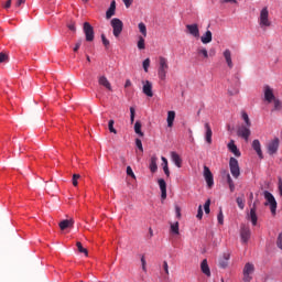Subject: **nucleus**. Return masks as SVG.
Listing matches in <instances>:
<instances>
[{
	"label": "nucleus",
	"mask_w": 282,
	"mask_h": 282,
	"mask_svg": "<svg viewBox=\"0 0 282 282\" xmlns=\"http://www.w3.org/2000/svg\"><path fill=\"white\" fill-rule=\"evenodd\" d=\"M80 45H83V42L82 41H78L76 44H75V47L73 48L74 52H78V50H80Z\"/></svg>",
	"instance_id": "nucleus-54"
},
{
	"label": "nucleus",
	"mask_w": 282,
	"mask_h": 282,
	"mask_svg": "<svg viewBox=\"0 0 282 282\" xmlns=\"http://www.w3.org/2000/svg\"><path fill=\"white\" fill-rule=\"evenodd\" d=\"M130 122L133 124L135 122V108L131 107L130 108Z\"/></svg>",
	"instance_id": "nucleus-43"
},
{
	"label": "nucleus",
	"mask_w": 282,
	"mask_h": 282,
	"mask_svg": "<svg viewBox=\"0 0 282 282\" xmlns=\"http://www.w3.org/2000/svg\"><path fill=\"white\" fill-rule=\"evenodd\" d=\"M196 217H197V219H202V217H204V209L202 208V205L198 206Z\"/></svg>",
	"instance_id": "nucleus-48"
},
{
	"label": "nucleus",
	"mask_w": 282,
	"mask_h": 282,
	"mask_svg": "<svg viewBox=\"0 0 282 282\" xmlns=\"http://www.w3.org/2000/svg\"><path fill=\"white\" fill-rule=\"evenodd\" d=\"M8 55L6 53H0V63H6Z\"/></svg>",
	"instance_id": "nucleus-53"
},
{
	"label": "nucleus",
	"mask_w": 282,
	"mask_h": 282,
	"mask_svg": "<svg viewBox=\"0 0 282 282\" xmlns=\"http://www.w3.org/2000/svg\"><path fill=\"white\" fill-rule=\"evenodd\" d=\"M228 150L234 153V155H236V158H241V152L239 151V149L237 148V145L235 144V140H231L228 145H227Z\"/></svg>",
	"instance_id": "nucleus-19"
},
{
	"label": "nucleus",
	"mask_w": 282,
	"mask_h": 282,
	"mask_svg": "<svg viewBox=\"0 0 282 282\" xmlns=\"http://www.w3.org/2000/svg\"><path fill=\"white\" fill-rule=\"evenodd\" d=\"M250 235H252V232L250 231V227L246 225H241L240 237H241L242 243H247L248 241H250Z\"/></svg>",
	"instance_id": "nucleus-9"
},
{
	"label": "nucleus",
	"mask_w": 282,
	"mask_h": 282,
	"mask_svg": "<svg viewBox=\"0 0 282 282\" xmlns=\"http://www.w3.org/2000/svg\"><path fill=\"white\" fill-rule=\"evenodd\" d=\"M169 73V59L164 56L159 57L158 76L160 80H166V74Z\"/></svg>",
	"instance_id": "nucleus-2"
},
{
	"label": "nucleus",
	"mask_w": 282,
	"mask_h": 282,
	"mask_svg": "<svg viewBox=\"0 0 282 282\" xmlns=\"http://www.w3.org/2000/svg\"><path fill=\"white\" fill-rule=\"evenodd\" d=\"M217 219H218V224H220V226H223L224 224V212H219L218 216H217Z\"/></svg>",
	"instance_id": "nucleus-49"
},
{
	"label": "nucleus",
	"mask_w": 282,
	"mask_h": 282,
	"mask_svg": "<svg viewBox=\"0 0 282 282\" xmlns=\"http://www.w3.org/2000/svg\"><path fill=\"white\" fill-rule=\"evenodd\" d=\"M99 85H101V87H106L108 89V91H113V88L111 87V83H109V79H107L106 76H100L98 79Z\"/></svg>",
	"instance_id": "nucleus-25"
},
{
	"label": "nucleus",
	"mask_w": 282,
	"mask_h": 282,
	"mask_svg": "<svg viewBox=\"0 0 282 282\" xmlns=\"http://www.w3.org/2000/svg\"><path fill=\"white\" fill-rule=\"evenodd\" d=\"M111 28H112V34L113 36H116V39H118V36H120V34H122V28H123V24H122V21L118 18H113L111 20Z\"/></svg>",
	"instance_id": "nucleus-5"
},
{
	"label": "nucleus",
	"mask_w": 282,
	"mask_h": 282,
	"mask_svg": "<svg viewBox=\"0 0 282 282\" xmlns=\"http://www.w3.org/2000/svg\"><path fill=\"white\" fill-rule=\"evenodd\" d=\"M242 120L246 122V127H252V122H250V117H248V112H242Z\"/></svg>",
	"instance_id": "nucleus-38"
},
{
	"label": "nucleus",
	"mask_w": 282,
	"mask_h": 282,
	"mask_svg": "<svg viewBox=\"0 0 282 282\" xmlns=\"http://www.w3.org/2000/svg\"><path fill=\"white\" fill-rule=\"evenodd\" d=\"M228 261H230V253L229 252L223 253V257L219 260V267L223 269L228 268Z\"/></svg>",
	"instance_id": "nucleus-24"
},
{
	"label": "nucleus",
	"mask_w": 282,
	"mask_h": 282,
	"mask_svg": "<svg viewBox=\"0 0 282 282\" xmlns=\"http://www.w3.org/2000/svg\"><path fill=\"white\" fill-rule=\"evenodd\" d=\"M124 87H126V88H127V87H131V79H127V80H126Z\"/></svg>",
	"instance_id": "nucleus-61"
},
{
	"label": "nucleus",
	"mask_w": 282,
	"mask_h": 282,
	"mask_svg": "<svg viewBox=\"0 0 282 282\" xmlns=\"http://www.w3.org/2000/svg\"><path fill=\"white\" fill-rule=\"evenodd\" d=\"M12 6V0H7L4 9L8 10Z\"/></svg>",
	"instance_id": "nucleus-59"
},
{
	"label": "nucleus",
	"mask_w": 282,
	"mask_h": 282,
	"mask_svg": "<svg viewBox=\"0 0 282 282\" xmlns=\"http://www.w3.org/2000/svg\"><path fill=\"white\" fill-rule=\"evenodd\" d=\"M84 34H85L86 41H88V43H91V41H94V39H95L94 26H91V24L89 22L84 23Z\"/></svg>",
	"instance_id": "nucleus-8"
},
{
	"label": "nucleus",
	"mask_w": 282,
	"mask_h": 282,
	"mask_svg": "<svg viewBox=\"0 0 282 282\" xmlns=\"http://www.w3.org/2000/svg\"><path fill=\"white\" fill-rule=\"evenodd\" d=\"M61 230H67V228H74V219H64L58 224Z\"/></svg>",
	"instance_id": "nucleus-22"
},
{
	"label": "nucleus",
	"mask_w": 282,
	"mask_h": 282,
	"mask_svg": "<svg viewBox=\"0 0 282 282\" xmlns=\"http://www.w3.org/2000/svg\"><path fill=\"white\" fill-rule=\"evenodd\" d=\"M166 122H167V127L171 129L173 127V122H175V111L173 110L167 111Z\"/></svg>",
	"instance_id": "nucleus-30"
},
{
	"label": "nucleus",
	"mask_w": 282,
	"mask_h": 282,
	"mask_svg": "<svg viewBox=\"0 0 282 282\" xmlns=\"http://www.w3.org/2000/svg\"><path fill=\"white\" fill-rule=\"evenodd\" d=\"M135 144L139 151H141V153L144 152V148L142 147V140L135 139Z\"/></svg>",
	"instance_id": "nucleus-46"
},
{
	"label": "nucleus",
	"mask_w": 282,
	"mask_h": 282,
	"mask_svg": "<svg viewBox=\"0 0 282 282\" xmlns=\"http://www.w3.org/2000/svg\"><path fill=\"white\" fill-rule=\"evenodd\" d=\"M161 160L163 162L162 166L166 177H171V171H169V160H166L164 156H162Z\"/></svg>",
	"instance_id": "nucleus-31"
},
{
	"label": "nucleus",
	"mask_w": 282,
	"mask_h": 282,
	"mask_svg": "<svg viewBox=\"0 0 282 282\" xmlns=\"http://www.w3.org/2000/svg\"><path fill=\"white\" fill-rule=\"evenodd\" d=\"M248 219H250L252 226H257L258 217H257V205H253L248 215Z\"/></svg>",
	"instance_id": "nucleus-18"
},
{
	"label": "nucleus",
	"mask_w": 282,
	"mask_h": 282,
	"mask_svg": "<svg viewBox=\"0 0 282 282\" xmlns=\"http://www.w3.org/2000/svg\"><path fill=\"white\" fill-rule=\"evenodd\" d=\"M126 8H131V4L133 3V0H122Z\"/></svg>",
	"instance_id": "nucleus-57"
},
{
	"label": "nucleus",
	"mask_w": 282,
	"mask_h": 282,
	"mask_svg": "<svg viewBox=\"0 0 282 282\" xmlns=\"http://www.w3.org/2000/svg\"><path fill=\"white\" fill-rule=\"evenodd\" d=\"M138 28H139L140 33L142 34V36L144 39H147V24H144L143 22H140L138 24Z\"/></svg>",
	"instance_id": "nucleus-34"
},
{
	"label": "nucleus",
	"mask_w": 282,
	"mask_h": 282,
	"mask_svg": "<svg viewBox=\"0 0 282 282\" xmlns=\"http://www.w3.org/2000/svg\"><path fill=\"white\" fill-rule=\"evenodd\" d=\"M101 41H102V45H105L106 50H109L110 42H109V40H107V36H105V34H101Z\"/></svg>",
	"instance_id": "nucleus-44"
},
{
	"label": "nucleus",
	"mask_w": 282,
	"mask_h": 282,
	"mask_svg": "<svg viewBox=\"0 0 282 282\" xmlns=\"http://www.w3.org/2000/svg\"><path fill=\"white\" fill-rule=\"evenodd\" d=\"M76 246H77V250H78V252H82V253L86 254V257H87L88 251H87V249H86V248H84V247H83V243L77 242V243H76Z\"/></svg>",
	"instance_id": "nucleus-40"
},
{
	"label": "nucleus",
	"mask_w": 282,
	"mask_h": 282,
	"mask_svg": "<svg viewBox=\"0 0 282 282\" xmlns=\"http://www.w3.org/2000/svg\"><path fill=\"white\" fill-rule=\"evenodd\" d=\"M279 144H280L279 138H275L269 142V144H268L269 155H274V153H276V151H279Z\"/></svg>",
	"instance_id": "nucleus-12"
},
{
	"label": "nucleus",
	"mask_w": 282,
	"mask_h": 282,
	"mask_svg": "<svg viewBox=\"0 0 282 282\" xmlns=\"http://www.w3.org/2000/svg\"><path fill=\"white\" fill-rule=\"evenodd\" d=\"M204 210L206 215H210V199H207L204 204Z\"/></svg>",
	"instance_id": "nucleus-42"
},
{
	"label": "nucleus",
	"mask_w": 282,
	"mask_h": 282,
	"mask_svg": "<svg viewBox=\"0 0 282 282\" xmlns=\"http://www.w3.org/2000/svg\"><path fill=\"white\" fill-rule=\"evenodd\" d=\"M134 132L137 133V135H140V138H144V132H142V122L135 121Z\"/></svg>",
	"instance_id": "nucleus-32"
},
{
	"label": "nucleus",
	"mask_w": 282,
	"mask_h": 282,
	"mask_svg": "<svg viewBox=\"0 0 282 282\" xmlns=\"http://www.w3.org/2000/svg\"><path fill=\"white\" fill-rule=\"evenodd\" d=\"M23 3H25V0H18L15 3V8H21V6H23Z\"/></svg>",
	"instance_id": "nucleus-58"
},
{
	"label": "nucleus",
	"mask_w": 282,
	"mask_h": 282,
	"mask_svg": "<svg viewBox=\"0 0 282 282\" xmlns=\"http://www.w3.org/2000/svg\"><path fill=\"white\" fill-rule=\"evenodd\" d=\"M204 177H205L207 186L209 188H213L215 181L213 178V172H210V169L208 166H204Z\"/></svg>",
	"instance_id": "nucleus-11"
},
{
	"label": "nucleus",
	"mask_w": 282,
	"mask_h": 282,
	"mask_svg": "<svg viewBox=\"0 0 282 282\" xmlns=\"http://www.w3.org/2000/svg\"><path fill=\"white\" fill-rule=\"evenodd\" d=\"M200 270L206 276H210V267H208V260L204 259L200 263Z\"/></svg>",
	"instance_id": "nucleus-29"
},
{
	"label": "nucleus",
	"mask_w": 282,
	"mask_h": 282,
	"mask_svg": "<svg viewBox=\"0 0 282 282\" xmlns=\"http://www.w3.org/2000/svg\"><path fill=\"white\" fill-rule=\"evenodd\" d=\"M149 67H151V59L150 58H145L143 61V69H144L145 73L149 72Z\"/></svg>",
	"instance_id": "nucleus-41"
},
{
	"label": "nucleus",
	"mask_w": 282,
	"mask_h": 282,
	"mask_svg": "<svg viewBox=\"0 0 282 282\" xmlns=\"http://www.w3.org/2000/svg\"><path fill=\"white\" fill-rule=\"evenodd\" d=\"M149 169H150L151 173H158V156L156 155L151 156Z\"/></svg>",
	"instance_id": "nucleus-27"
},
{
	"label": "nucleus",
	"mask_w": 282,
	"mask_h": 282,
	"mask_svg": "<svg viewBox=\"0 0 282 282\" xmlns=\"http://www.w3.org/2000/svg\"><path fill=\"white\" fill-rule=\"evenodd\" d=\"M236 202L240 210H243V208H246V200H243V197H237Z\"/></svg>",
	"instance_id": "nucleus-37"
},
{
	"label": "nucleus",
	"mask_w": 282,
	"mask_h": 282,
	"mask_svg": "<svg viewBox=\"0 0 282 282\" xmlns=\"http://www.w3.org/2000/svg\"><path fill=\"white\" fill-rule=\"evenodd\" d=\"M78 180H80V175L74 174L73 175V186H78Z\"/></svg>",
	"instance_id": "nucleus-47"
},
{
	"label": "nucleus",
	"mask_w": 282,
	"mask_h": 282,
	"mask_svg": "<svg viewBox=\"0 0 282 282\" xmlns=\"http://www.w3.org/2000/svg\"><path fill=\"white\" fill-rule=\"evenodd\" d=\"M229 169L232 177H235V180H238L239 175H241V170L239 167V161L237 159L230 158Z\"/></svg>",
	"instance_id": "nucleus-4"
},
{
	"label": "nucleus",
	"mask_w": 282,
	"mask_h": 282,
	"mask_svg": "<svg viewBox=\"0 0 282 282\" xmlns=\"http://www.w3.org/2000/svg\"><path fill=\"white\" fill-rule=\"evenodd\" d=\"M276 245H278V248H280V250H282V234L279 235Z\"/></svg>",
	"instance_id": "nucleus-52"
},
{
	"label": "nucleus",
	"mask_w": 282,
	"mask_h": 282,
	"mask_svg": "<svg viewBox=\"0 0 282 282\" xmlns=\"http://www.w3.org/2000/svg\"><path fill=\"white\" fill-rule=\"evenodd\" d=\"M251 131H250V127L248 126H240L237 130V135L239 138H242L246 142H248V140H250V135H251Z\"/></svg>",
	"instance_id": "nucleus-7"
},
{
	"label": "nucleus",
	"mask_w": 282,
	"mask_h": 282,
	"mask_svg": "<svg viewBox=\"0 0 282 282\" xmlns=\"http://www.w3.org/2000/svg\"><path fill=\"white\" fill-rule=\"evenodd\" d=\"M176 215H177V217H182V213H181L180 207H176Z\"/></svg>",
	"instance_id": "nucleus-62"
},
{
	"label": "nucleus",
	"mask_w": 282,
	"mask_h": 282,
	"mask_svg": "<svg viewBox=\"0 0 282 282\" xmlns=\"http://www.w3.org/2000/svg\"><path fill=\"white\" fill-rule=\"evenodd\" d=\"M254 273V264L248 262L245 264V268H243V281L245 282H250L252 281V275Z\"/></svg>",
	"instance_id": "nucleus-6"
},
{
	"label": "nucleus",
	"mask_w": 282,
	"mask_h": 282,
	"mask_svg": "<svg viewBox=\"0 0 282 282\" xmlns=\"http://www.w3.org/2000/svg\"><path fill=\"white\" fill-rule=\"evenodd\" d=\"M142 85V93L148 96V98H153V83L150 80H143Z\"/></svg>",
	"instance_id": "nucleus-10"
},
{
	"label": "nucleus",
	"mask_w": 282,
	"mask_h": 282,
	"mask_svg": "<svg viewBox=\"0 0 282 282\" xmlns=\"http://www.w3.org/2000/svg\"><path fill=\"white\" fill-rule=\"evenodd\" d=\"M172 162L177 166V169H182V156L177 154V152H171Z\"/></svg>",
	"instance_id": "nucleus-26"
},
{
	"label": "nucleus",
	"mask_w": 282,
	"mask_h": 282,
	"mask_svg": "<svg viewBox=\"0 0 282 282\" xmlns=\"http://www.w3.org/2000/svg\"><path fill=\"white\" fill-rule=\"evenodd\" d=\"M141 265L143 272H147V259L144 258V256L141 257Z\"/></svg>",
	"instance_id": "nucleus-50"
},
{
	"label": "nucleus",
	"mask_w": 282,
	"mask_h": 282,
	"mask_svg": "<svg viewBox=\"0 0 282 282\" xmlns=\"http://www.w3.org/2000/svg\"><path fill=\"white\" fill-rule=\"evenodd\" d=\"M163 270H164L165 274L169 275V262H166V261L163 262Z\"/></svg>",
	"instance_id": "nucleus-55"
},
{
	"label": "nucleus",
	"mask_w": 282,
	"mask_h": 282,
	"mask_svg": "<svg viewBox=\"0 0 282 282\" xmlns=\"http://www.w3.org/2000/svg\"><path fill=\"white\" fill-rule=\"evenodd\" d=\"M221 3H237V0H221Z\"/></svg>",
	"instance_id": "nucleus-60"
},
{
	"label": "nucleus",
	"mask_w": 282,
	"mask_h": 282,
	"mask_svg": "<svg viewBox=\"0 0 282 282\" xmlns=\"http://www.w3.org/2000/svg\"><path fill=\"white\" fill-rule=\"evenodd\" d=\"M200 41L204 45H208V43H213V32L207 30L205 34L200 36Z\"/></svg>",
	"instance_id": "nucleus-23"
},
{
	"label": "nucleus",
	"mask_w": 282,
	"mask_h": 282,
	"mask_svg": "<svg viewBox=\"0 0 282 282\" xmlns=\"http://www.w3.org/2000/svg\"><path fill=\"white\" fill-rule=\"evenodd\" d=\"M223 177H226L227 183L229 185L230 192L235 193V182L232 181V177L230 176V173L228 172V170H224L221 172Z\"/></svg>",
	"instance_id": "nucleus-17"
},
{
	"label": "nucleus",
	"mask_w": 282,
	"mask_h": 282,
	"mask_svg": "<svg viewBox=\"0 0 282 282\" xmlns=\"http://www.w3.org/2000/svg\"><path fill=\"white\" fill-rule=\"evenodd\" d=\"M263 91L264 100H267V102H272V100L276 99V97H274V90L269 85L263 87Z\"/></svg>",
	"instance_id": "nucleus-13"
},
{
	"label": "nucleus",
	"mask_w": 282,
	"mask_h": 282,
	"mask_svg": "<svg viewBox=\"0 0 282 282\" xmlns=\"http://www.w3.org/2000/svg\"><path fill=\"white\" fill-rule=\"evenodd\" d=\"M150 230V235H151V237H153V229H149Z\"/></svg>",
	"instance_id": "nucleus-64"
},
{
	"label": "nucleus",
	"mask_w": 282,
	"mask_h": 282,
	"mask_svg": "<svg viewBox=\"0 0 282 282\" xmlns=\"http://www.w3.org/2000/svg\"><path fill=\"white\" fill-rule=\"evenodd\" d=\"M171 232H173V235H180V223L178 221L171 225Z\"/></svg>",
	"instance_id": "nucleus-35"
},
{
	"label": "nucleus",
	"mask_w": 282,
	"mask_h": 282,
	"mask_svg": "<svg viewBox=\"0 0 282 282\" xmlns=\"http://www.w3.org/2000/svg\"><path fill=\"white\" fill-rule=\"evenodd\" d=\"M86 61H87L88 63H91V58L89 57V55H86Z\"/></svg>",
	"instance_id": "nucleus-63"
},
{
	"label": "nucleus",
	"mask_w": 282,
	"mask_h": 282,
	"mask_svg": "<svg viewBox=\"0 0 282 282\" xmlns=\"http://www.w3.org/2000/svg\"><path fill=\"white\" fill-rule=\"evenodd\" d=\"M196 54H197V56H202L203 58H208V50H206V47H204V46H199L196 50Z\"/></svg>",
	"instance_id": "nucleus-33"
},
{
	"label": "nucleus",
	"mask_w": 282,
	"mask_h": 282,
	"mask_svg": "<svg viewBox=\"0 0 282 282\" xmlns=\"http://www.w3.org/2000/svg\"><path fill=\"white\" fill-rule=\"evenodd\" d=\"M113 124H115V121L113 120H109L108 129H109L110 133H118V131L113 129Z\"/></svg>",
	"instance_id": "nucleus-45"
},
{
	"label": "nucleus",
	"mask_w": 282,
	"mask_h": 282,
	"mask_svg": "<svg viewBox=\"0 0 282 282\" xmlns=\"http://www.w3.org/2000/svg\"><path fill=\"white\" fill-rule=\"evenodd\" d=\"M205 129H206L205 140L207 144H213V129H210V123H205Z\"/></svg>",
	"instance_id": "nucleus-20"
},
{
	"label": "nucleus",
	"mask_w": 282,
	"mask_h": 282,
	"mask_svg": "<svg viewBox=\"0 0 282 282\" xmlns=\"http://www.w3.org/2000/svg\"><path fill=\"white\" fill-rule=\"evenodd\" d=\"M68 30H70L72 32H76V23H74V22L69 23Z\"/></svg>",
	"instance_id": "nucleus-56"
},
{
	"label": "nucleus",
	"mask_w": 282,
	"mask_h": 282,
	"mask_svg": "<svg viewBox=\"0 0 282 282\" xmlns=\"http://www.w3.org/2000/svg\"><path fill=\"white\" fill-rule=\"evenodd\" d=\"M186 30L194 39H199V26L197 24H187Z\"/></svg>",
	"instance_id": "nucleus-14"
},
{
	"label": "nucleus",
	"mask_w": 282,
	"mask_h": 282,
	"mask_svg": "<svg viewBox=\"0 0 282 282\" xmlns=\"http://www.w3.org/2000/svg\"><path fill=\"white\" fill-rule=\"evenodd\" d=\"M127 175H129L130 177L135 178V174L133 173V170L131 169V166L127 167Z\"/></svg>",
	"instance_id": "nucleus-51"
},
{
	"label": "nucleus",
	"mask_w": 282,
	"mask_h": 282,
	"mask_svg": "<svg viewBox=\"0 0 282 282\" xmlns=\"http://www.w3.org/2000/svg\"><path fill=\"white\" fill-rule=\"evenodd\" d=\"M223 56H224L229 69H232V67H235V64L232 63V53L230 52V50H228V48L225 50L223 53Z\"/></svg>",
	"instance_id": "nucleus-15"
},
{
	"label": "nucleus",
	"mask_w": 282,
	"mask_h": 282,
	"mask_svg": "<svg viewBox=\"0 0 282 282\" xmlns=\"http://www.w3.org/2000/svg\"><path fill=\"white\" fill-rule=\"evenodd\" d=\"M137 45L139 50H144L147 47L144 44V37L142 35L139 36V41Z\"/></svg>",
	"instance_id": "nucleus-39"
},
{
	"label": "nucleus",
	"mask_w": 282,
	"mask_h": 282,
	"mask_svg": "<svg viewBox=\"0 0 282 282\" xmlns=\"http://www.w3.org/2000/svg\"><path fill=\"white\" fill-rule=\"evenodd\" d=\"M273 105H274L273 111H281V109H282L281 100H279L276 98L273 99Z\"/></svg>",
	"instance_id": "nucleus-36"
},
{
	"label": "nucleus",
	"mask_w": 282,
	"mask_h": 282,
	"mask_svg": "<svg viewBox=\"0 0 282 282\" xmlns=\"http://www.w3.org/2000/svg\"><path fill=\"white\" fill-rule=\"evenodd\" d=\"M264 199L267 200L264 206H270V210H271L272 215H276V199L274 198V195H272V193L265 191Z\"/></svg>",
	"instance_id": "nucleus-3"
},
{
	"label": "nucleus",
	"mask_w": 282,
	"mask_h": 282,
	"mask_svg": "<svg viewBox=\"0 0 282 282\" xmlns=\"http://www.w3.org/2000/svg\"><path fill=\"white\" fill-rule=\"evenodd\" d=\"M111 17H116V0H112L109 9L106 12V19H111Z\"/></svg>",
	"instance_id": "nucleus-28"
},
{
	"label": "nucleus",
	"mask_w": 282,
	"mask_h": 282,
	"mask_svg": "<svg viewBox=\"0 0 282 282\" xmlns=\"http://www.w3.org/2000/svg\"><path fill=\"white\" fill-rule=\"evenodd\" d=\"M252 149L253 151H256L258 158H260V160H263V151L261 150V142L258 139L252 141Z\"/></svg>",
	"instance_id": "nucleus-16"
},
{
	"label": "nucleus",
	"mask_w": 282,
	"mask_h": 282,
	"mask_svg": "<svg viewBox=\"0 0 282 282\" xmlns=\"http://www.w3.org/2000/svg\"><path fill=\"white\" fill-rule=\"evenodd\" d=\"M258 23L261 30H268L270 25H272V21H270V11L268 7H264L260 11V15L258 18Z\"/></svg>",
	"instance_id": "nucleus-1"
},
{
	"label": "nucleus",
	"mask_w": 282,
	"mask_h": 282,
	"mask_svg": "<svg viewBox=\"0 0 282 282\" xmlns=\"http://www.w3.org/2000/svg\"><path fill=\"white\" fill-rule=\"evenodd\" d=\"M158 184L161 191V198L164 200L166 199V181H164V178H159Z\"/></svg>",
	"instance_id": "nucleus-21"
}]
</instances>
